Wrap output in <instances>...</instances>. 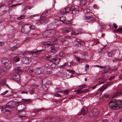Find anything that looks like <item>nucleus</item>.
<instances>
[{"label": "nucleus", "mask_w": 122, "mask_h": 122, "mask_svg": "<svg viewBox=\"0 0 122 122\" xmlns=\"http://www.w3.org/2000/svg\"><path fill=\"white\" fill-rule=\"evenodd\" d=\"M108 121L107 119H104L102 120L101 122H108Z\"/></svg>", "instance_id": "nucleus-64"}, {"label": "nucleus", "mask_w": 122, "mask_h": 122, "mask_svg": "<svg viewBox=\"0 0 122 122\" xmlns=\"http://www.w3.org/2000/svg\"><path fill=\"white\" fill-rule=\"evenodd\" d=\"M71 29L69 27H66V29L64 30V32L65 33H68L69 32H71Z\"/></svg>", "instance_id": "nucleus-27"}, {"label": "nucleus", "mask_w": 122, "mask_h": 122, "mask_svg": "<svg viewBox=\"0 0 122 122\" xmlns=\"http://www.w3.org/2000/svg\"><path fill=\"white\" fill-rule=\"evenodd\" d=\"M1 63L4 67L6 69H9L12 66L11 62L8 60L3 59L1 60Z\"/></svg>", "instance_id": "nucleus-5"}, {"label": "nucleus", "mask_w": 122, "mask_h": 122, "mask_svg": "<svg viewBox=\"0 0 122 122\" xmlns=\"http://www.w3.org/2000/svg\"><path fill=\"white\" fill-rule=\"evenodd\" d=\"M89 91V90L88 89H85L83 90H82V93H84L86 92Z\"/></svg>", "instance_id": "nucleus-58"}, {"label": "nucleus", "mask_w": 122, "mask_h": 122, "mask_svg": "<svg viewBox=\"0 0 122 122\" xmlns=\"http://www.w3.org/2000/svg\"><path fill=\"white\" fill-rule=\"evenodd\" d=\"M60 19L62 22H63L66 20V19L65 17L62 16L60 18Z\"/></svg>", "instance_id": "nucleus-40"}, {"label": "nucleus", "mask_w": 122, "mask_h": 122, "mask_svg": "<svg viewBox=\"0 0 122 122\" xmlns=\"http://www.w3.org/2000/svg\"><path fill=\"white\" fill-rule=\"evenodd\" d=\"M79 11V10L77 9L76 8L74 10L72 11L73 14H77Z\"/></svg>", "instance_id": "nucleus-37"}, {"label": "nucleus", "mask_w": 122, "mask_h": 122, "mask_svg": "<svg viewBox=\"0 0 122 122\" xmlns=\"http://www.w3.org/2000/svg\"><path fill=\"white\" fill-rule=\"evenodd\" d=\"M1 111L2 112L4 113L6 112H9V110H7L5 109L3 107H2Z\"/></svg>", "instance_id": "nucleus-41"}, {"label": "nucleus", "mask_w": 122, "mask_h": 122, "mask_svg": "<svg viewBox=\"0 0 122 122\" xmlns=\"http://www.w3.org/2000/svg\"><path fill=\"white\" fill-rule=\"evenodd\" d=\"M54 90L55 92L56 93L60 92L61 91V89L58 88H55Z\"/></svg>", "instance_id": "nucleus-42"}, {"label": "nucleus", "mask_w": 122, "mask_h": 122, "mask_svg": "<svg viewBox=\"0 0 122 122\" xmlns=\"http://www.w3.org/2000/svg\"><path fill=\"white\" fill-rule=\"evenodd\" d=\"M80 40L78 39H77L75 41L72 42L73 45L75 46H78V44H79Z\"/></svg>", "instance_id": "nucleus-22"}, {"label": "nucleus", "mask_w": 122, "mask_h": 122, "mask_svg": "<svg viewBox=\"0 0 122 122\" xmlns=\"http://www.w3.org/2000/svg\"><path fill=\"white\" fill-rule=\"evenodd\" d=\"M65 56V54L62 52L60 53L59 54V56L61 57H64Z\"/></svg>", "instance_id": "nucleus-50"}, {"label": "nucleus", "mask_w": 122, "mask_h": 122, "mask_svg": "<svg viewBox=\"0 0 122 122\" xmlns=\"http://www.w3.org/2000/svg\"><path fill=\"white\" fill-rule=\"evenodd\" d=\"M68 64V62H66L64 63L62 65L60 66H61L62 68H64Z\"/></svg>", "instance_id": "nucleus-44"}, {"label": "nucleus", "mask_w": 122, "mask_h": 122, "mask_svg": "<svg viewBox=\"0 0 122 122\" xmlns=\"http://www.w3.org/2000/svg\"><path fill=\"white\" fill-rule=\"evenodd\" d=\"M109 97L108 94H105L102 97V99L104 101H106L109 99Z\"/></svg>", "instance_id": "nucleus-23"}, {"label": "nucleus", "mask_w": 122, "mask_h": 122, "mask_svg": "<svg viewBox=\"0 0 122 122\" xmlns=\"http://www.w3.org/2000/svg\"><path fill=\"white\" fill-rule=\"evenodd\" d=\"M122 95V90L120 92L117 91L114 95L113 97H118Z\"/></svg>", "instance_id": "nucleus-19"}, {"label": "nucleus", "mask_w": 122, "mask_h": 122, "mask_svg": "<svg viewBox=\"0 0 122 122\" xmlns=\"http://www.w3.org/2000/svg\"><path fill=\"white\" fill-rule=\"evenodd\" d=\"M60 13L62 14H64L66 13V10L65 8H63L60 11Z\"/></svg>", "instance_id": "nucleus-38"}, {"label": "nucleus", "mask_w": 122, "mask_h": 122, "mask_svg": "<svg viewBox=\"0 0 122 122\" xmlns=\"http://www.w3.org/2000/svg\"><path fill=\"white\" fill-rule=\"evenodd\" d=\"M60 60L58 59L57 57H56L52 59L51 61L52 62L54 63L53 64H52L51 65V66L52 68H54V66H53V65H55V64H58L60 61Z\"/></svg>", "instance_id": "nucleus-7"}, {"label": "nucleus", "mask_w": 122, "mask_h": 122, "mask_svg": "<svg viewBox=\"0 0 122 122\" xmlns=\"http://www.w3.org/2000/svg\"><path fill=\"white\" fill-rule=\"evenodd\" d=\"M103 91L104 89H102V88H99L97 92L99 95H101V94Z\"/></svg>", "instance_id": "nucleus-36"}, {"label": "nucleus", "mask_w": 122, "mask_h": 122, "mask_svg": "<svg viewBox=\"0 0 122 122\" xmlns=\"http://www.w3.org/2000/svg\"><path fill=\"white\" fill-rule=\"evenodd\" d=\"M25 114L26 112L24 110L20 111L18 112V117L20 118L25 117Z\"/></svg>", "instance_id": "nucleus-14"}, {"label": "nucleus", "mask_w": 122, "mask_h": 122, "mask_svg": "<svg viewBox=\"0 0 122 122\" xmlns=\"http://www.w3.org/2000/svg\"><path fill=\"white\" fill-rule=\"evenodd\" d=\"M35 73L36 75H39L43 73V70L40 67L36 68L35 71Z\"/></svg>", "instance_id": "nucleus-13"}, {"label": "nucleus", "mask_w": 122, "mask_h": 122, "mask_svg": "<svg viewBox=\"0 0 122 122\" xmlns=\"http://www.w3.org/2000/svg\"><path fill=\"white\" fill-rule=\"evenodd\" d=\"M94 66L95 67H98L101 68H106V67L105 66H102L97 65H95Z\"/></svg>", "instance_id": "nucleus-43"}, {"label": "nucleus", "mask_w": 122, "mask_h": 122, "mask_svg": "<svg viewBox=\"0 0 122 122\" xmlns=\"http://www.w3.org/2000/svg\"><path fill=\"white\" fill-rule=\"evenodd\" d=\"M55 96L57 97H61V95L59 93H56L55 95Z\"/></svg>", "instance_id": "nucleus-55"}, {"label": "nucleus", "mask_w": 122, "mask_h": 122, "mask_svg": "<svg viewBox=\"0 0 122 122\" xmlns=\"http://www.w3.org/2000/svg\"><path fill=\"white\" fill-rule=\"evenodd\" d=\"M42 84L47 88H48L51 85V83L50 81L46 79H44L42 81Z\"/></svg>", "instance_id": "nucleus-9"}, {"label": "nucleus", "mask_w": 122, "mask_h": 122, "mask_svg": "<svg viewBox=\"0 0 122 122\" xmlns=\"http://www.w3.org/2000/svg\"><path fill=\"white\" fill-rule=\"evenodd\" d=\"M81 89H79L78 90H77V93L78 94L80 93H82V90Z\"/></svg>", "instance_id": "nucleus-57"}, {"label": "nucleus", "mask_w": 122, "mask_h": 122, "mask_svg": "<svg viewBox=\"0 0 122 122\" xmlns=\"http://www.w3.org/2000/svg\"><path fill=\"white\" fill-rule=\"evenodd\" d=\"M93 8L95 9H97L98 8V7L97 5L96 4H94L93 6Z\"/></svg>", "instance_id": "nucleus-59"}, {"label": "nucleus", "mask_w": 122, "mask_h": 122, "mask_svg": "<svg viewBox=\"0 0 122 122\" xmlns=\"http://www.w3.org/2000/svg\"><path fill=\"white\" fill-rule=\"evenodd\" d=\"M41 20H36L34 21V22L36 24H37L38 25H39L42 23V21L41 20V19H40Z\"/></svg>", "instance_id": "nucleus-26"}, {"label": "nucleus", "mask_w": 122, "mask_h": 122, "mask_svg": "<svg viewBox=\"0 0 122 122\" xmlns=\"http://www.w3.org/2000/svg\"><path fill=\"white\" fill-rule=\"evenodd\" d=\"M87 1L86 0H81L80 1V4L81 5H84L86 3Z\"/></svg>", "instance_id": "nucleus-28"}, {"label": "nucleus", "mask_w": 122, "mask_h": 122, "mask_svg": "<svg viewBox=\"0 0 122 122\" xmlns=\"http://www.w3.org/2000/svg\"><path fill=\"white\" fill-rule=\"evenodd\" d=\"M31 51H27L25 52L23 54V55H25L28 54H30Z\"/></svg>", "instance_id": "nucleus-46"}, {"label": "nucleus", "mask_w": 122, "mask_h": 122, "mask_svg": "<svg viewBox=\"0 0 122 122\" xmlns=\"http://www.w3.org/2000/svg\"><path fill=\"white\" fill-rule=\"evenodd\" d=\"M108 106L113 109L118 110L122 107V102L119 100H113L109 103Z\"/></svg>", "instance_id": "nucleus-1"}, {"label": "nucleus", "mask_w": 122, "mask_h": 122, "mask_svg": "<svg viewBox=\"0 0 122 122\" xmlns=\"http://www.w3.org/2000/svg\"><path fill=\"white\" fill-rule=\"evenodd\" d=\"M115 31H116L117 32L122 34V28H119L117 30H115Z\"/></svg>", "instance_id": "nucleus-32"}, {"label": "nucleus", "mask_w": 122, "mask_h": 122, "mask_svg": "<svg viewBox=\"0 0 122 122\" xmlns=\"http://www.w3.org/2000/svg\"><path fill=\"white\" fill-rule=\"evenodd\" d=\"M56 26V25L54 22L51 23L47 25V26L49 28L51 29L54 28L55 29H56V27H55V26Z\"/></svg>", "instance_id": "nucleus-17"}, {"label": "nucleus", "mask_w": 122, "mask_h": 122, "mask_svg": "<svg viewBox=\"0 0 122 122\" xmlns=\"http://www.w3.org/2000/svg\"><path fill=\"white\" fill-rule=\"evenodd\" d=\"M83 18L84 20L89 19L90 20H95V19L94 18L90 16H84L83 17Z\"/></svg>", "instance_id": "nucleus-21"}, {"label": "nucleus", "mask_w": 122, "mask_h": 122, "mask_svg": "<svg viewBox=\"0 0 122 122\" xmlns=\"http://www.w3.org/2000/svg\"><path fill=\"white\" fill-rule=\"evenodd\" d=\"M5 3L2 2L0 3V8H2L3 7H5Z\"/></svg>", "instance_id": "nucleus-45"}, {"label": "nucleus", "mask_w": 122, "mask_h": 122, "mask_svg": "<svg viewBox=\"0 0 122 122\" xmlns=\"http://www.w3.org/2000/svg\"><path fill=\"white\" fill-rule=\"evenodd\" d=\"M110 67H108L107 68L103 70L102 72L103 73H105L108 72L110 70Z\"/></svg>", "instance_id": "nucleus-29"}, {"label": "nucleus", "mask_w": 122, "mask_h": 122, "mask_svg": "<svg viewBox=\"0 0 122 122\" xmlns=\"http://www.w3.org/2000/svg\"><path fill=\"white\" fill-rule=\"evenodd\" d=\"M92 115L94 117H97L99 113V110L96 109H94L91 111Z\"/></svg>", "instance_id": "nucleus-11"}, {"label": "nucleus", "mask_w": 122, "mask_h": 122, "mask_svg": "<svg viewBox=\"0 0 122 122\" xmlns=\"http://www.w3.org/2000/svg\"><path fill=\"white\" fill-rule=\"evenodd\" d=\"M25 105L24 104L18 105L16 107L17 109L22 111L25 108Z\"/></svg>", "instance_id": "nucleus-12"}, {"label": "nucleus", "mask_w": 122, "mask_h": 122, "mask_svg": "<svg viewBox=\"0 0 122 122\" xmlns=\"http://www.w3.org/2000/svg\"><path fill=\"white\" fill-rule=\"evenodd\" d=\"M13 78L15 81H19L20 80V75L18 74L15 75L13 76Z\"/></svg>", "instance_id": "nucleus-18"}, {"label": "nucleus", "mask_w": 122, "mask_h": 122, "mask_svg": "<svg viewBox=\"0 0 122 122\" xmlns=\"http://www.w3.org/2000/svg\"><path fill=\"white\" fill-rule=\"evenodd\" d=\"M105 49L104 48H102L101 49L100 51H99V53L100 54H103L107 53V54L108 56L109 57H114L115 54L116 53V49H114L112 50L109 52L105 51Z\"/></svg>", "instance_id": "nucleus-4"}, {"label": "nucleus", "mask_w": 122, "mask_h": 122, "mask_svg": "<svg viewBox=\"0 0 122 122\" xmlns=\"http://www.w3.org/2000/svg\"><path fill=\"white\" fill-rule=\"evenodd\" d=\"M51 71H46V73L48 74H50L51 73Z\"/></svg>", "instance_id": "nucleus-63"}, {"label": "nucleus", "mask_w": 122, "mask_h": 122, "mask_svg": "<svg viewBox=\"0 0 122 122\" xmlns=\"http://www.w3.org/2000/svg\"><path fill=\"white\" fill-rule=\"evenodd\" d=\"M38 16V15L37 14L34 15H31L30 16L31 18H33L35 17H36Z\"/></svg>", "instance_id": "nucleus-60"}, {"label": "nucleus", "mask_w": 122, "mask_h": 122, "mask_svg": "<svg viewBox=\"0 0 122 122\" xmlns=\"http://www.w3.org/2000/svg\"><path fill=\"white\" fill-rule=\"evenodd\" d=\"M79 33V31H78V30L77 29H75L74 32L73 33H71L72 34H73L74 35H78Z\"/></svg>", "instance_id": "nucleus-33"}, {"label": "nucleus", "mask_w": 122, "mask_h": 122, "mask_svg": "<svg viewBox=\"0 0 122 122\" xmlns=\"http://www.w3.org/2000/svg\"><path fill=\"white\" fill-rule=\"evenodd\" d=\"M48 14H49L48 13V12L46 11H45L43 12V14L41 15L40 17H46L47 15H48Z\"/></svg>", "instance_id": "nucleus-24"}, {"label": "nucleus", "mask_w": 122, "mask_h": 122, "mask_svg": "<svg viewBox=\"0 0 122 122\" xmlns=\"http://www.w3.org/2000/svg\"><path fill=\"white\" fill-rule=\"evenodd\" d=\"M76 58V61L79 63H81L83 62V59H80L78 57H77Z\"/></svg>", "instance_id": "nucleus-31"}, {"label": "nucleus", "mask_w": 122, "mask_h": 122, "mask_svg": "<svg viewBox=\"0 0 122 122\" xmlns=\"http://www.w3.org/2000/svg\"><path fill=\"white\" fill-rule=\"evenodd\" d=\"M66 10V13L68 12H69L70 10V8L67 7L65 8Z\"/></svg>", "instance_id": "nucleus-56"}, {"label": "nucleus", "mask_w": 122, "mask_h": 122, "mask_svg": "<svg viewBox=\"0 0 122 122\" xmlns=\"http://www.w3.org/2000/svg\"><path fill=\"white\" fill-rule=\"evenodd\" d=\"M37 34H38L37 33H36L35 34H32V35L33 36V38L35 39H37V36H34L35 35H37Z\"/></svg>", "instance_id": "nucleus-61"}, {"label": "nucleus", "mask_w": 122, "mask_h": 122, "mask_svg": "<svg viewBox=\"0 0 122 122\" xmlns=\"http://www.w3.org/2000/svg\"><path fill=\"white\" fill-rule=\"evenodd\" d=\"M15 106V104L14 102H10L6 104L5 107L6 108H11L14 107Z\"/></svg>", "instance_id": "nucleus-8"}, {"label": "nucleus", "mask_w": 122, "mask_h": 122, "mask_svg": "<svg viewBox=\"0 0 122 122\" xmlns=\"http://www.w3.org/2000/svg\"><path fill=\"white\" fill-rule=\"evenodd\" d=\"M90 11V10L88 8L86 9L83 10V12L85 14H86L87 13L89 12Z\"/></svg>", "instance_id": "nucleus-47"}, {"label": "nucleus", "mask_w": 122, "mask_h": 122, "mask_svg": "<svg viewBox=\"0 0 122 122\" xmlns=\"http://www.w3.org/2000/svg\"><path fill=\"white\" fill-rule=\"evenodd\" d=\"M13 60L15 62H17L19 61L18 57L15 56L13 58Z\"/></svg>", "instance_id": "nucleus-30"}, {"label": "nucleus", "mask_w": 122, "mask_h": 122, "mask_svg": "<svg viewBox=\"0 0 122 122\" xmlns=\"http://www.w3.org/2000/svg\"><path fill=\"white\" fill-rule=\"evenodd\" d=\"M35 92V91L34 89H32L31 91L29 92V93L31 95L34 94Z\"/></svg>", "instance_id": "nucleus-52"}, {"label": "nucleus", "mask_w": 122, "mask_h": 122, "mask_svg": "<svg viewBox=\"0 0 122 122\" xmlns=\"http://www.w3.org/2000/svg\"><path fill=\"white\" fill-rule=\"evenodd\" d=\"M37 51H31V54H32V55L34 57H36L37 56Z\"/></svg>", "instance_id": "nucleus-35"}, {"label": "nucleus", "mask_w": 122, "mask_h": 122, "mask_svg": "<svg viewBox=\"0 0 122 122\" xmlns=\"http://www.w3.org/2000/svg\"><path fill=\"white\" fill-rule=\"evenodd\" d=\"M50 16H49L48 17H40V19H41V20H42V23H47L48 21V18H50Z\"/></svg>", "instance_id": "nucleus-20"}, {"label": "nucleus", "mask_w": 122, "mask_h": 122, "mask_svg": "<svg viewBox=\"0 0 122 122\" xmlns=\"http://www.w3.org/2000/svg\"><path fill=\"white\" fill-rule=\"evenodd\" d=\"M88 112V109L87 108L85 107H84L81 110L80 114H79V115L80 116L81 114L83 115H86L87 114Z\"/></svg>", "instance_id": "nucleus-10"}, {"label": "nucleus", "mask_w": 122, "mask_h": 122, "mask_svg": "<svg viewBox=\"0 0 122 122\" xmlns=\"http://www.w3.org/2000/svg\"><path fill=\"white\" fill-rule=\"evenodd\" d=\"M67 71L69 73L72 74L75 73V71L73 70H70L69 69L67 70Z\"/></svg>", "instance_id": "nucleus-48"}, {"label": "nucleus", "mask_w": 122, "mask_h": 122, "mask_svg": "<svg viewBox=\"0 0 122 122\" xmlns=\"http://www.w3.org/2000/svg\"><path fill=\"white\" fill-rule=\"evenodd\" d=\"M79 44H80L81 45L83 46H85V44L84 42L83 41H80Z\"/></svg>", "instance_id": "nucleus-49"}, {"label": "nucleus", "mask_w": 122, "mask_h": 122, "mask_svg": "<svg viewBox=\"0 0 122 122\" xmlns=\"http://www.w3.org/2000/svg\"><path fill=\"white\" fill-rule=\"evenodd\" d=\"M107 87V86L106 84H104L102 86V89H104H104H106Z\"/></svg>", "instance_id": "nucleus-62"}, {"label": "nucleus", "mask_w": 122, "mask_h": 122, "mask_svg": "<svg viewBox=\"0 0 122 122\" xmlns=\"http://www.w3.org/2000/svg\"><path fill=\"white\" fill-rule=\"evenodd\" d=\"M70 9L71 11H72L74 10L76 8L74 6H71L70 8Z\"/></svg>", "instance_id": "nucleus-54"}, {"label": "nucleus", "mask_w": 122, "mask_h": 122, "mask_svg": "<svg viewBox=\"0 0 122 122\" xmlns=\"http://www.w3.org/2000/svg\"><path fill=\"white\" fill-rule=\"evenodd\" d=\"M30 25L26 24L24 25L21 29V32L25 34H28L29 33L30 30Z\"/></svg>", "instance_id": "nucleus-6"}, {"label": "nucleus", "mask_w": 122, "mask_h": 122, "mask_svg": "<svg viewBox=\"0 0 122 122\" xmlns=\"http://www.w3.org/2000/svg\"><path fill=\"white\" fill-rule=\"evenodd\" d=\"M15 71L20 72L21 71V68L19 67H16L15 69Z\"/></svg>", "instance_id": "nucleus-34"}, {"label": "nucleus", "mask_w": 122, "mask_h": 122, "mask_svg": "<svg viewBox=\"0 0 122 122\" xmlns=\"http://www.w3.org/2000/svg\"><path fill=\"white\" fill-rule=\"evenodd\" d=\"M14 42H16V46H14L12 48V50H13L14 49L16 48H18L19 46L21 45V44L19 43V41L17 40H15L14 41Z\"/></svg>", "instance_id": "nucleus-16"}, {"label": "nucleus", "mask_w": 122, "mask_h": 122, "mask_svg": "<svg viewBox=\"0 0 122 122\" xmlns=\"http://www.w3.org/2000/svg\"><path fill=\"white\" fill-rule=\"evenodd\" d=\"M30 29H32V30H35L36 29V28L35 26L34 25H32L31 26H30Z\"/></svg>", "instance_id": "nucleus-53"}, {"label": "nucleus", "mask_w": 122, "mask_h": 122, "mask_svg": "<svg viewBox=\"0 0 122 122\" xmlns=\"http://www.w3.org/2000/svg\"><path fill=\"white\" fill-rule=\"evenodd\" d=\"M79 87L80 89H82L86 88L87 86L86 85L83 84L80 85L79 86Z\"/></svg>", "instance_id": "nucleus-39"}, {"label": "nucleus", "mask_w": 122, "mask_h": 122, "mask_svg": "<svg viewBox=\"0 0 122 122\" xmlns=\"http://www.w3.org/2000/svg\"><path fill=\"white\" fill-rule=\"evenodd\" d=\"M56 30L52 29L46 30L43 33V35L46 38L52 37L55 34L56 31H57Z\"/></svg>", "instance_id": "nucleus-3"}, {"label": "nucleus", "mask_w": 122, "mask_h": 122, "mask_svg": "<svg viewBox=\"0 0 122 122\" xmlns=\"http://www.w3.org/2000/svg\"><path fill=\"white\" fill-rule=\"evenodd\" d=\"M5 71L3 68H0V75L3 76L5 73Z\"/></svg>", "instance_id": "nucleus-25"}, {"label": "nucleus", "mask_w": 122, "mask_h": 122, "mask_svg": "<svg viewBox=\"0 0 122 122\" xmlns=\"http://www.w3.org/2000/svg\"><path fill=\"white\" fill-rule=\"evenodd\" d=\"M24 18V15H22L21 16L18 17L17 18V19L18 20H20L22 19H23Z\"/></svg>", "instance_id": "nucleus-51"}, {"label": "nucleus", "mask_w": 122, "mask_h": 122, "mask_svg": "<svg viewBox=\"0 0 122 122\" xmlns=\"http://www.w3.org/2000/svg\"><path fill=\"white\" fill-rule=\"evenodd\" d=\"M21 62L24 64H28L29 63V58L24 57L21 60Z\"/></svg>", "instance_id": "nucleus-15"}, {"label": "nucleus", "mask_w": 122, "mask_h": 122, "mask_svg": "<svg viewBox=\"0 0 122 122\" xmlns=\"http://www.w3.org/2000/svg\"><path fill=\"white\" fill-rule=\"evenodd\" d=\"M43 44L48 47L52 46L51 47V53L53 54L55 53L56 51V49L58 47V46L56 44L53 45V42L50 41L44 42L43 43Z\"/></svg>", "instance_id": "nucleus-2"}]
</instances>
